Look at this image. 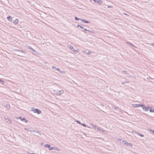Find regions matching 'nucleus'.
<instances>
[{
  "label": "nucleus",
  "instance_id": "obj_40",
  "mask_svg": "<svg viewBox=\"0 0 154 154\" xmlns=\"http://www.w3.org/2000/svg\"><path fill=\"white\" fill-rule=\"evenodd\" d=\"M151 45L152 46H154V43H151Z\"/></svg>",
  "mask_w": 154,
  "mask_h": 154
},
{
  "label": "nucleus",
  "instance_id": "obj_33",
  "mask_svg": "<svg viewBox=\"0 0 154 154\" xmlns=\"http://www.w3.org/2000/svg\"><path fill=\"white\" fill-rule=\"evenodd\" d=\"M76 122L79 124H81V122L79 121H78V120H77L76 121Z\"/></svg>",
  "mask_w": 154,
  "mask_h": 154
},
{
  "label": "nucleus",
  "instance_id": "obj_14",
  "mask_svg": "<svg viewBox=\"0 0 154 154\" xmlns=\"http://www.w3.org/2000/svg\"><path fill=\"white\" fill-rule=\"evenodd\" d=\"M72 50L73 52H76V53L78 52L79 51V50H75L74 48L73 49H72Z\"/></svg>",
  "mask_w": 154,
  "mask_h": 154
},
{
  "label": "nucleus",
  "instance_id": "obj_9",
  "mask_svg": "<svg viewBox=\"0 0 154 154\" xmlns=\"http://www.w3.org/2000/svg\"><path fill=\"white\" fill-rule=\"evenodd\" d=\"M97 129L98 131H100L103 132L104 131V130L102 128H100L98 127H97Z\"/></svg>",
  "mask_w": 154,
  "mask_h": 154
},
{
  "label": "nucleus",
  "instance_id": "obj_45",
  "mask_svg": "<svg viewBox=\"0 0 154 154\" xmlns=\"http://www.w3.org/2000/svg\"><path fill=\"white\" fill-rule=\"evenodd\" d=\"M84 29H85L83 27V28H82V29H83V30H84Z\"/></svg>",
  "mask_w": 154,
  "mask_h": 154
},
{
  "label": "nucleus",
  "instance_id": "obj_32",
  "mask_svg": "<svg viewBox=\"0 0 154 154\" xmlns=\"http://www.w3.org/2000/svg\"><path fill=\"white\" fill-rule=\"evenodd\" d=\"M82 52L85 54H87V52L86 51L83 50L82 51Z\"/></svg>",
  "mask_w": 154,
  "mask_h": 154
},
{
  "label": "nucleus",
  "instance_id": "obj_44",
  "mask_svg": "<svg viewBox=\"0 0 154 154\" xmlns=\"http://www.w3.org/2000/svg\"><path fill=\"white\" fill-rule=\"evenodd\" d=\"M125 82H123V83H122V84H125Z\"/></svg>",
  "mask_w": 154,
  "mask_h": 154
},
{
  "label": "nucleus",
  "instance_id": "obj_5",
  "mask_svg": "<svg viewBox=\"0 0 154 154\" xmlns=\"http://www.w3.org/2000/svg\"><path fill=\"white\" fill-rule=\"evenodd\" d=\"M52 68L54 70H55L58 71L59 72H60L61 73H63L62 72V71L60 70V69L59 68H57L55 66H52Z\"/></svg>",
  "mask_w": 154,
  "mask_h": 154
},
{
  "label": "nucleus",
  "instance_id": "obj_30",
  "mask_svg": "<svg viewBox=\"0 0 154 154\" xmlns=\"http://www.w3.org/2000/svg\"><path fill=\"white\" fill-rule=\"evenodd\" d=\"M122 72L124 73V74H128L127 72L126 71H125V70L123 71H122Z\"/></svg>",
  "mask_w": 154,
  "mask_h": 154
},
{
  "label": "nucleus",
  "instance_id": "obj_25",
  "mask_svg": "<svg viewBox=\"0 0 154 154\" xmlns=\"http://www.w3.org/2000/svg\"><path fill=\"white\" fill-rule=\"evenodd\" d=\"M92 52L91 51H88L87 53V54L88 55H90L91 54Z\"/></svg>",
  "mask_w": 154,
  "mask_h": 154
},
{
  "label": "nucleus",
  "instance_id": "obj_42",
  "mask_svg": "<svg viewBox=\"0 0 154 154\" xmlns=\"http://www.w3.org/2000/svg\"><path fill=\"white\" fill-rule=\"evenodd\" d=\"M94 1V2H97V0H93Z\"/></svg>",
  "mask_w": 154,
  "mask_h": 154
},
{
  "label": "nucleus",
  "instance_id": "obj_43",
  "mask_svg": "<svg viewBox=\"0 0 154 154\" xmlns=\"http://www.w3.org/2000/svg\"><path fill=\"white\" fill-rule=\"evenodd\" d=\"M30 154H37L36 153H30Z\"/></svg>",
  "mask_w": 154,
  "mask_h": 154
},
{
  "label": "nucleus",
  "instance_id": "obj_37",
  "mask_svg": "<svg viewBox=\"0 0 154 154\" xmlns=\"http://www.w3.org/2000/svg\"><path fill=\"white\" fill-rule=\"evenodd\" d=\"M107 7L108 8H111L112 7L110 5H108L107 6Z\"/></svg>",
  "mask_w": 154,
  "mask_h": 154
},
{
  "label": "nucleus",
  "instance_id": "obj_22",
  "mask_svg": "<svg viewBox=\"0 0 154 154\" xmlns=\"http://www.w3.org/2000/svg\"><path fill=\"white\" fill-rule=\"evenodd\" d=\"M53 149L54 150H57L58 151H59L60 150L58 148H56V147L53 148Z\"/></svg>",
  "mask_w": 154,
  "mask_h": 154
},
{
  "label": "nucleus",
  "instance_id": "obj_18",
  "mask_svg": "<svg viewBox=\"0 0 154 154\" xmlns=\"http://www.w3.org/2000/svg\"><path fill=\"white\" fill-rule=\"evenodd\" d=\"M102 2L101 0H99L97 1V3L98 4H101Z\"/></svg>",
  "mask_w": 154,
  "mask_h": 154
},
{
  "label": "nucleus",
  "instance_id": "obj_31",
  "mask_svg": "<svg viewBox=\"0 0 154 154\" xmlns=\"http://www.w3.org/2000/svg\"><path fill=\"white\" fill-rule=\"evenodd\" d=\"M0 82L2 84H3V83H4V82L2 80H1L0 79Z\"/></svg>",
  "mask_w": 154,
  "mask_h": 154
},
{
  "label": "nucleus",
  "instance_id": "obj_34",
  "mask_svg": "<svg viewBox=\"0 0 154 154\" xmlns=\"http://www.w3.org/2000/svg\"><path fill=\"white\" fill-rule=\"evenodd\" d=\"M81 125H82L83 126H84L85 127H86V125L85 124H81Z\"/></svg>",
  "mask_w": 154,
  "mask_h": 154
},
{
  "label": "nucleus",
  "instance_id": "obj_46",
  "mask_svg": "<svg viewBox=\"0 0 154 154\" xmlns=\"http://www.w3.org/2000/svg\"><path fill=\"white\" fill-rule=\"evenodd\" d=\"M124 14L125 15H127V14H125V13H124Z\"/></svg>",
  "mask_w": 154,
  "mask_h": 154
},
{
  "label": "nucleus",
  "instance_id": "obj_36",
  "mask_svg": "<svg viewBox=\"0 0 154 154\" xmlns=\"http://www.w3.org/2000/svg\"><path fill=\"white\" fill-rule=\"evenodd\" d=\"M113 108L116 110H118V108L117 107H115V108L113 107Z\"/></svg>",
  "mask_w": 154,
  "mask_h": 154
},
{
  "label": "nucleus",
  "instance_id": "obj_16",
  "mask_svg": "<svg viewBox=\"0 0 154 154\" xmlns=\"http://www.w3.org/2000/svg\"><path fill=\"white\" fill-rule=\"evenodd\" d=\"M84 31H88V32H91V33H92L93 32L92 31H90V30H88L86 29H84Z\"/></svg>",
  "mask_w": 154,
  "mask_h": 154
},
{
  "label": "nucleus",
  "instance_id": "obj_39",
  "mask_svg": "<svg viewBox=\"0 0 154 154\" xmlns=\"http://www.w3.org/2000/svg\"><path fill=\"white\" fill-rule=\"evenodd\" d=\"M7 119H8V121H10V123H11V120H9V119L8 118Z\"/></svg>",
  "mask_w": 154,
  "mask_h": 154
},
{
  "label": "nucleus",
  "instance_id": "obj_26",
  "mask_svg": "<svg viewBox=\"0 0 154 154\" xmlns=\"http://www.w3.org/2000/svg\"><path fill=\"white\" fill-rule=\"evenodd\" d=\"M138 135L140 136L141 137H143L144 136L143 134H141V133H139Z\"/></svg>",
  "mask_w": 154,
  "mask_h": 154
},
{
  "label": "nucleus",
  "instance_id": "obj_35",
  "mask_svg": "<svg viewBox=\"0 0 154 154\" xmlns=\"http://www.w3.org/2000/svg\"><path fill=\"white\" fill-rule=\"evenodd\" d=\"M77 26H79L80 27L81 29H82L83 28V27L82 26L80 25H79V24H78L77 25Z\"/></svg>",
  "mask_w": 154,
  "mask_h": 154
},
{
  "label": "nucleus",
  "instance_id": "obj_2",
  "mask_svg": "<svg viewBox=\"0 0 154 154\" xmlns=\"http://www.w3.org/2000/svg\"><path fill=\"white\" fill-rule=\"evenodd\" d=\"M54 94L57 95H60L62 94L63 92V91H58L57 90H54Z\"/></svg>",
  "mask_w": 154,
  "mask_h": 154
},
{
  "label": "nucleus",
  "instance_id": "obj_7",
  "mask_svg": "<svg viewBox=\"0 0 154 154\" xmlns=\"http://www.w3.org/2000/svg\"><path fill=\"white\" fill-rule=\"evenodd\" d=\"M7 18L9 21L12 22V21L13 18L12 17L10 16H8Z\"/></svg>",
  "mask_w": 154,
  "mask_h": 154
},
{
  "label": "nucleus",
  "instance_id": "obj_28",
  "mask_svg": "<svg viewBox=\"0 0 154 154\" xmlns=\"http://www.w3.org/2000/svg\"><path fill=\"white\" fill-rule=\"evenodd\" d=\"M15 51H18L19 52H23V51H22L20 50H19L15 49Z\"/></svg>",
  "mask_w": 154,
  "mask_h": 154
},
{
  "label": "nucleus",
  "instance_id": "obj_19",
  "mask_svg": "<svg viewBox=\"0 0 154 154\" xmlns=\"http://www.w3.org/2000/svg\"><path fill=\"white\" fill-rule=\"evenodd\" d=\"M5 106L8 109H9L10 108V105L9 104H7V105Z\"/></svg>",
  "mask_w": 154,
  "mask_h": 154
},
{
  "label": "nucleus",
  "instance_id": "obj_17",
  "mask_svg": "<svg viewBox=\"0 0 154 154\" xmlns=\"http://www.w3.org/2000/svg\"><path fill=\"white\" fill-rule=\"evenodd\" d=\"M132 132L133 133L137 134V135H138L139 133L138 132L136 131H133Z\"/></svg>",
  "mask_w": 154,
  "mask_h": 154
},
{
  "label": "nucleus",
  "instance_id": "obj_1",
  "mask_svg": "<svg viewBox=\"0 0 154 154\" xmlns=\"http://www.w3.org/2000/svg\"><path fill=\"white\" fill-rule=\"evenodd\" d=\"M31 109L33 112L35 113H37L38 114L41 113V111L38 109L35 108L34 107H32Z\"/></svg>",
  "mask_w": 154,
  "mask_h": 154
},
{
  "label": "nucleus",
  "instance_id": "obj_6",
  "mask_svg": "<svg viewBox=\"0 0 154 154\" xmlns=\"http://www.w3.org/2000/svg\"><path fill=\"white\" fill-rule=\"evenodd\" d=\"M141 104H133L132 105V106L134 107H141L142 106Z\"/></svg>",
  "mask_w": 154,
  "mask_h": 154
},
{
  "label": "nucleus",
  "instance_id": "obj_10",
  "mask_svg": "<svg viewBox=\"0 0 154 154\" xmlns=\"http://www.w3.org/2000/svg\"><path fill=\"white\" fill-rule=\"evenodd\" d=\"M80 20H81L82 22L84 23H89V22L88 21L84 19H81Z\"/></svg>",
  "mask_w": 154,
  "mask_h": 154
},
{
  "label": "nucleus",
  "instance_id": "obj_27",
  "mask_svg": "<svg viewBox=\"0 0 154 154\" xmlns=\"http://www.w3.org/2000/svg\"><path fill=\"white\" fill-rule=\"evenodd\" d=\"M149 111L150 112H154V109H149Z\"/></svg>",
  "mask_w": 154,
  "mask_h": 154
},
{
  "label": "nucleus",
  "instance_id": "obj_38",
  "mask_svg": "<svg viewBox=\"0 0 154 154\" xmlns=\"http://www.w3.org/2000/svg\"><path fill=\"white\" fill-rule=\"evenodd\" d=\"M24 129L26 130H28L29 131H30L29 130V129L28 128H25Z\"/></svg>",
  "mask_w": 154,
  "mask_h": 154
},
{
  "label": "nucleus",
  "instance_id": "obj_29",
  "mask_svg": "<svg viewBox=\"0 0 154 154\" xmlns=\"http://www.w3.org/2000/svg\"><path fill=\"white\" fill-rule=\"evenodd\" d=\"M75 19L76 20H80V19H80L79 18H77L76 17H75Z\"/></svg>",
  "mask_w": 154,
  "mask_h": 154
},
{
  "label": "nucleus",
  "instance_id": "obj_3",
  "mask_svg": "<svg viewBox=\"0 0 154 154\" xmlns=\"http://www.w3.org/2000/svg\"><path fill=\"white\" fill-rule=\"evenodd\" d=\"M143 110H144L146 111H147L149 109V106L146 107L144 104H142L141 106Z\"/></svg>",
  "mask_w": 154,
  "mask_h": 154
},
{
  "label": "nucleus",
  "instance_id": "obj_12",
  "mask_svg": "<svg viewBox=\"0 0 154 154\" xmlns=\"http://www.w3.org/2000/svg\"><path fill=\"white\" fill-rule=\"evenodd\" d=\"M18 22V19H16L13 22V23L14 25H16L17 24Z\"/></svg>",
  "mask_w": 154,
  "mask_h": 154
},
{
  "label": "nucleus",
  "instance_id": "obj_41",
  "mask_svg": "<svg viewBox=\"0 0 154 154\" xmlns=\"http://www.w3.org/2000/svg\"><path fill=\"white\" fill-rule=\"evenodd\" d=\"M25 122H27V120H26V119H25Z\"/></svg>",
  "mask_w": 154,
  "mask_h": 154
},
{
  "label": "nucleus",
  "instance_id": "obj_20",
  "mask_svg": "<svg viewBox=\"0 0 154 154\" xmlns=\"http://www.w3.org/2000/svg\"><path fill=\"white\" fill-rule=\"evenodd\" d=\"M29 48L30 50H32L33 51H35V50H34L31 47L29 46Z\"/></svg>",
  "mask_w": 154,
  "mask_h": 154
},
{
  "label": "nucleus",
  "instance_id": "obj_23",
  "mask_svg": "<svg viewBox=\"0 0 154 154\" xmlns=\"http://www.w3.org/2000/svg\"><path fill=\"white\" fill-rule=\"evenodd\" d=\"M92 127L94 128H97V126L95 125H94L93 124H92Z\"/></svg>",
  "mask_w": 154,
  "mask_h": 154
},
{
  "label": "nucleus",
  "instance_id": "obj_13",
  "mask_svg": "<svg viewBox=\"0 0 154 154\" xmlns=\"http://www.w3.org/2000/svg\"><path fill=\"white\" fill-rule=\"evenodd\" d=\"M16 119H20V120L22 121H23L24 120H25V118H22L21 117H17Z\"/></svg>",
  "mask_w": 154,
  "mask_h": 154
},
{
  "label": "nucleus",
  "instance_id": "obj_4",
  "mask_svg": "<svg viewBox=\"0 0 154 154\" xmlns=\"http://www.w3.org/2000/svg\"><path fill=\"white\" fill-rule=\"evenodd\" d=\"M44 147L45 148H48L50 150H52L53 149V147H51L50 145L48 144H45L44 145Z\"/></svg>",
  "mask_w": 154,
  "mask_h": 154
},
{
  "label": "nucleus",
  "instance_id": "obj_8",
  "mask_svg": "<svg viewBox=\"0 0 154 154\" xmlns=\"http://www.w3.org/2000/svg\"><path fill=\"white\" fill-rule=\"evenodd\" d=\"M30 131L31 132H35L38 133L39 135H41L42 134L41 133L39 132L38 131H36L35 130H31Z\"/></svg>",
  "mask_w": 154,
  "mask_h": 154
},
{
  "label": "nucleus",
  "instance_id": "obj_21",
  "mask_svg": "<svg viewBox=\"0 0 154 154\" xmlns=\"http://www.w3.org/2000/svg\"><path fill=\"white\" fill-rule=\"evenodd\" d=\"M69 47L71 49H73V47H72V46L71 45H69Z\"/></svg>",
  "mask_w": 154,
  "mask_h": 154
},
{
  "label": "nucleus",
  "instance_id": "obj_24",
  "mask_svg": "<svg viewBox=\"0 0 154 154\" xmlns=\"http://www.w3.org/2000/svg\"><path fill=\"white\" fill-rule=\"evenodd\" d=\"M127 44H129L130 45H131V46H133L134 47V46L132 44H131V43H130V42H127Z\"/></svg>",
  "mask_w": 154,
  "mask_h": 154
},
{
  "label": "nucleus",
  "instance_id": "obj_15",
  "mask_svg": "<svg viewBox=\"0 0 154 154\" xmlns=\"http://www.w3.org/2000/svg\"><path fill=\"white\" fill-rule=\"evenodd\" d=\"M148 130H149L150 132L152 133V134H154V130H152L151 129H148Z\"/></svg>",
  "mask_w": 154,
  "mask_h": 154
},
{
  "label": "nucleus",
  "instance_id": "obj_11",
  "mask_svg": "<svg viewBox=\"0 0 154 154\" xmlns=\"http://www.w3.org/2000/svg\"><path fill=\"white\" fill-rule=\"evenodd\" d=\"M124 144H125L126 146H132V145L130 143H128L126 141H125L124 143Z\"/></svg>",
  "mask_w": 154,
  "mask_h": 154
}]
</instances>
